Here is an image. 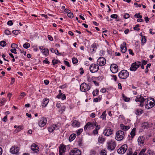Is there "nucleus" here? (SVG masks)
<instances>
[{"label":"nucleus","instance_id":"f257e3e1","mask_svg":"<svg viewBox=\"0 0 155 155\" xmlns=\"http://www.w3.org/2000/svg\"><path fill=\"white\" fill-rule=\"evenodd\" d=\"M151 99L153 101V102L149 101V99L144 98L141 94L138 95L136 97L135 101L136 102H139L140 103L139 106L141 107H143L144 105V103H145V108L149 109L153 107L155 105L154 99L152 98H151Z\"/></svg>","mask_w":155,"mask_h":155},{"label":"nucleus","instance_id":"f03ea898","mask_svg":"<svg viewBox=\"0 0 155 155\" xmlns=\"http://www.w3.org/2000/svg\"><path fill=\"white\" fill-rule=\"evenodd\" d=\"M116 144L115 141L110 140H109L107 143V149L110 151L114 150L116 147Z\"/></svg>","mask_w":155,"mask_h":155},{"label":"nucleus","instance_id":"7ed1b4c3","mask_svg":"<svg viewBox=\"0 0 155 155\" xmlns=\"http://www.w3.org/2000/svg\"><path fill=\"white\" fill-rule=\"evenodd\" d=\"M116 139L118 141H121L125 136L124 132L122 130H118L116 133Z\"/></svg>","mask_w":155,"mask_h":155},{"label":"nucleus","instance_id":"20e7f679","mask_svg":"<svg viewBox=\"0 0 155 155\" xmlns=\"http://www.w3.org/2000/svg\"><path fill=\"white\" fill-rule=\"evenodd\" d=\"M129 74V73L127 71L123 70L119 73L118 76L120 78L125 79L128 77Z\"/></svg>","mask_w":155,"mask_h":155},{"label":"nucleus","instance_id":"39448f33","mask_svg":"<svg viewBox=\"0 0 155 155\" xmlns=\"http://www.w3.org/2000/svg\"><path fill=\"white\" fill-rule=\"evenodd\" d=\"M91 86L85 83H83L81 84L80 86V89L81 91L86 92L89 91L91 88Z\"/></svg>","mask_w":155,"mask_h":155},{"label":"nucleus","instance_id":"423d86ee","mask_svg":"<svg viewBox=\"0 0 155 155\" xmlns=\"http://www.w3.org/2000/svg\"><path fill=\"white\" fill-rule=\"evenodd\" d=\"M141 65V62L140 61H137L133 63L130 69L132 71H135Z\"/></svg>","mask_w":155,"mask_h":155},{"label":"nucleus","instance_id":"0eeeda50","mask_svg":"<svg viewBox=\"0 0 155 155\" xmlns=\"http://www.w3.org/2000/svg\"><path fill=\"white\" fill-rule=\"evenodd\" d=\"M99 67L97 64H91L89 67L90 71L92 73L97 72L99 70Z\"/></svg>","mask_w":155,"mask_h":155},{"label":"nucleus","instance_id":"6e6552de","mask_svg":"<svg viewBox=\"0 0 155 155\" xmlns=\"http://www.w3.org/2000/svg\"><path fill=\"white\" fill-rule=\"evenodd\" d=\"M97 124L96 122H89L86 124L84 127V130H87L88 129H90L91 127H94Z\"/></svg>","mask_w":155,"mask_h":155},{"label":"nucleus","instance_id":"1a4fd4ad","mask_svg":"<svg viewBox=\"0 0 155 155\" xmlns=\"http://www.w3.org/2000/svg\"><path fill=\"white\" fill-rule=\"evenodd\" d=\"M127 149V146L126 144L122 145L117 151L118 153L120 154H123L126 152Z\"/></svg>","mask_w":155,"mask_h":155},{"label":"nucleus","instance_id":"9d476101","mask_svg":"<svg viewBox=\"0 0 155 155\" xmlns=\"http://www.w3.org/2000/svg\"><path fill=\"white\" fill-rule=\"evenodd\" d=\"M106 63L105 59L103 57H100L98 59L97 62V64L100 66H103Z\"/></svg>","mask_w":155,"mask_h":155},{"label":"nucleus","instance_id":"9b49d317","mask_svg":"<svg viewBox=\"0 0 155 155\" xmlns=\"http://www.w3.org/2000/svg\"><path fill=\"white\" fill-rule=\"evenodd\" d=\"M67 146L63 144H61L59 147V152L60 155H63L66 150Z\"/></svg>","mask_w":155,"mask_h":155},{"label":"nucleus","instance_id":"f8f14e48","mask_svg":"<svg viewBox=\"0 0 155 155\" xmlns=\"http://www.w3.org/2000/svg\"><path fill=\"white\" fill-rule=\"evenodd\" d=\"M81 151L76 148L73 149L69 153L70 155H81Z\"/></svg>","mask_w":155,"mask_h":155},{"label":"nucleus","instance_id":"ddd939ff","mask_svg":"<svg viewBox=\"0 0 155 155\" xmlns=\"http://www.w3.org/2000/svg\"><path fill=\"white\" fill-rule=\"evenodd\" d=\"M19 148L18 147L14 146L12 147L10 149V152L12 153L18 155L19 153Z\"/></svg>","mask_w":155,"mask_h":155},{"label":"nucleus","instance_id":"4468645a","mask_svg":"<svg viewBox=\"0 0 155 155\" xmlns=\"http://www.w3.org/2000/svg\"><path fill=\"white\" fill-rule=\"evenodd\" d=\"M47 123L46 119L44 117H42L38 122L39 126L41 127H44Z\"/></svg>","mask_w":155,"mask_h":155},{"label":"nucleus","instance_id":"2eb2a0df","mask_svg":"<svg viewBox=\"0 0 155 155\" xmlns=\"http://www.w3.org/2000/svg\"><path fill=\"white\" fill-rule=\"evenodd\" d=\"M110 70L112 73H115L118 71V67L116 64H112L110 65Z\"/></svg>","mask_w":155,"mask_h":155},{"label":"nucleus","instance_id":"dca6fc26","mask_svg":"<svg viewBox=\"0 0 155 155\" xmlns=\"http://www.w3.org/2000/svg\"><path fill=\"white\" fill-rule=\"evenodd\" d=\"M113 131L110 128H107L104 130L103 132V134L107 136H108L113 134Z\"/></svg>","mask_w":155,"mask_h":155},{"label":"nucleus","instance_id":"f3484780","mask_svg":"<svg viewBox=\"0 0 155 155\" xmlns=\"http://www.w3.org/2000/svg\"><path fill=\"white\" fill-rule=\"evenodd\" d=\"M31 149L35 153H37L39 150V148L35 143H33L31 146Z\"/></svg>","mask_w":155,"mask_h":155},{"label":"nucleus","instance_id":"a211bd4d","mask_svg":"<svg viewBox=\"0 0 155 155\" xmlns=\"http://www.w3.org/2000/svg\"><path fill=\"white\" fill-rule=\"evenodd\" d=\"M121 51L123 53H125L127 50L126 43L124 42L120 46Z\"/></svg>","mask_w":155,"mask_h":155},{"label":"nucleus","instance_id":"6ab92c4d","mask_svg":"<svg viewBox=\"0 0 155 155\" xmlns=\"http://www.w3.org/2000/svg\"><path fill=\"white\" fill-rule=\"evenodd\" d=\"M72 126L74 127H79L80 125V123L76 120H74L71 121Z\"/></svg>","mask_w":155,"mask_h":155},{"label":"nucleus","instance_id":"aec40b11","mask_svg":"<svg viewBox=\"0 0 155 155\" xmlns=\"http://www.w3.org/2000/svg\"><path fill=\"white\" fill-rule=\"evenodd\" d=\"M144 139L145 138L143 137H139L137 140L139 145L140 146L142 145L144 143Z\"/></svg>","mask_w":155,"mask_h":155},{"label":"nucleus","instance_id":"412c9836","mask_svg":"<svg viewBox=\"0 0 155 155\" xmlns=\"http://www.w3.org/2000/svg\"><path fill=\"white\" fill-rule=\"evenodd\" d=\"M96 127L95 129L92 132L93 134L95 135L96 134H97L98 133V130L100 128V125H98L97 124V126H95Z\"/></svg>","mask_w":155,"mask_h":155},{"label":"nucleus","instance_id":"4be33fe9","mask_svg":"<svg viewBox=\"0 0 155 155\" xmlns=\"http://www.w3.org/2000/svg\"><path fill=\"white\" fill-rule=\"evenodd\" d=\"M120 126L121 129L124 131H126L129 129L130 128V127L128 126H125L123 124H120Z\"/></svg>","mask_w":155,"mask_h":155},{"label":"nucleus","instance_id":"5701e85b","mask_svg":"<svg viewBox=\"0 0 155 155\" xmlns=\"http://www.w3.org/2000/svg\"><path fill=\"white\" fill-rule=\"evenodd\" d=\"M49 102V99L48 98H46L43 99L42 103V106L44 107H45L48 104Z\"/></svg>","mask_w":155,"mask_h":155},{"label":"nucleus","instance_id":"b1692460","mask_svg":"<svg viewBox=\"0 0 155 155\" xmlns=\"http://www.w3.org/2000/svg\"><path fill=\"white\" fill-rule=\"evenodd\" d=\"M105 138L101 136H99L98 139V142L100 143H103L105 141Z\"/></svg>","mask_w":155,"mask_h":155},{"label":"nucleus","instance_id":"393cba45","mask_svg":"<svg viewBox=\"0 0 155 155\" xmlns=\"http://www.w3.org/2000/svg\"><path fill=\"white\" fill-rule=\"evenodd\" d=\"M41 52L45 56H47L49 54V50L48 49H44L41 51Z\"/></svg>","mask_w":155,"mask_h":155},{"label":"nucleus","instance_id":"a878e982","mask_svg":"<svg viewBox=\"0 0 155 155\" xmlns=\"http://www.w3.org/2000/svg\"><path fill=\"white\" fill-rule=\"evenodd\" d=\"M135 131L136 128H134L130 133V134L132 138H133L135 135Z\"/></svg>","mask_w":155,"mask_h":155},{"label":"nucleus","instance_id":"bb28decb","mask_svg":"<svg viewBox=\"0 0 155 155\" xmlns=\"http://www.w3.org/2000/svg\"><path fill=\"white\" fill-rule=\"evenodd\" d=\"M143 113V110L141 109H137L135 113L137 115H140Z\"/></svg>","mask_w":155,"mask_h":155},{"label":"nucleus","instance_id":"cd10ccee","mask_svg":"<svg viewBox=\"0 0 155 155\" xmlns=\"http://www.w3.org/2000/svg\"><path fill=\"white\" fill-rule=\"evenodd\" d=\"M76 135L75 134H72L69 137V140L71 141L73 140L76 137Z\"/></svg>","mask_w":155,"mask_h":155},{"label":"nucleus","instance_id":"c85d7f7f","mask_svg":"<svg viewBox=\"0 0 155 155\" xmlns=\"http://www.w3.org/2000/svg\"><path fill=\"white\" fill-rule=\"evenodd\" d=\"M57 97L58 98H61L62 100H63L66 99V96L64 94H59L57 95Z\"/></svg>","mask_w":155,"mask_h":155},{"label":"nucleus","instance_id":"c756f323","mask_svg":"<svg viewBox=\"0 0 155 155\" xmlns=\"http://www.w3.org/2000/svg\"><path fill=\"white\" fill-rule=\"evenodd\" d=\"M123 99L125 102H128L130 101V98L127 97L124 94H122Z\"/></svg>","mask_w":155,"mask_h":155},{"label":"nucleus","instance_id":"7c9ffc66","mask_svg":"<svg viewBox=\"0 0 155 155\" xmlns=\"http://www.w3.org/2000/svg\"><path fill=\"white\" fill-rule=\"evenodd\" d=\"M99 90L97 89H96L94 90L92 92V94L94 96H96L98 95Z\"/></svg>","mask_w":155,"mask_h":155},{"label":"nucleus","instance_id":"2f4dec72","mask_svg":"<svg viewBox=\"0 0 155 155\" xmlns=\"http://www.w3.org/2000/svg\"><path fill=\"white\" fill-rule=\"evenodd\" d=\"M53 127H54V129L55 130H57L59 129L60 128V124H53L52 125Z\"/></svg>","mask_w":155,"mask_h":155},{"label":"nucleus","instance_id":"473e14b6","mask_svg":"<svg viewBox=\"0 0 155 155\" xmlns=\"http://www.w3.org/2000/svg\"><path fill=\"white\" fill-rule=\"evenodd\" d=\"M106 111L103 112L102 115L100 116V118L102 120H105L106 118Z\"/></svg>","mask_w":155,"mask_h":155},{"label":"nucleus","instance_id":"72a5a7b5","mask_svg":"<svg viewBox=\"0 0 155 155\" xmlns=\"http://www.w3.org/2000/svg\"><path fill=\"white\" fill-rule=\"evenodd\" d=\"M6 101V99L4 98L0 100V106H2L4 105Z\"/></svg>","mask_w":155,"mask_h":155},{"label":"nucleus","instance_id":"f704fd0d","mask_svg":"<svg viewBox=\"0 0 155 155\" xmlns=\"http://www.w3.org/2000/svg\"><path fill=\"white\" fill-rule=\"evenodd\" d=\"M23 47L26 49H27L30 47V44L28 42H26L23 45Z\"/></svg>","mask_w":155,"mask_h":155},{"label":"nucleus","instance_id":"c9c22d12","mask_svg":"<svg viewBox=\"0 0 155 155\" xmlns=\"http://www.w3.org/2000/svg\"><path fill=\"white\" fill-rule=\"evenodd\" d=\"M143 127L144 128H147L150 127L149 124L147 122H145L144 123Z\"/></svg>","mask_w":155,"mask_h":155},{"label":"nucleus","instance_id":"e433bc0d","mask_svg":"<svg viewBox=\"0 0 155 155\" xmlns=\"http://www.w3.org/2000/svg\"><path fill=\"white\" fill-rule=\"evenodd\" d=\"M22 127L21 126H18L17 127V128L15 130L14 132L15 133H17L20 131Z\"/></svg>","mask_w":155,"mask_h":155},{"label":"nucleus","instance_id":"4c0bfd02","mask_svg":"<svg viewBox=\"0 0 155 155\" xmlns=\"http://www.w3.org/2000/svg\"><path fill=\"white\" fill-rule=\"evenodd\" d=\"M54 127H53L52 125L51 126L48 127V131L50 132H52L54 130H55Z\"/></svg>","mask_w":155,"mask_h":155},{"label":"nucleus","instance_id":"58836bf2","mask_svg":"<svg viewBox=\"0 0 155 155\" xmlns=\"http://www.w3.org/2000/svg\"><path fill=\"white\" fill-rule=\"evenodd\" d=\"M6 45V42L4 41H1L0 42V45L2 47H4Z\"/></svg>","mask_w":155,"mask_h":155},{"label":"nucleus","instance_id":"ea45409f","mask_svg":"<svg viewBox=\"0 0 155 155\" xmlns=\"http://www.w3.org/2000/svg\"><path fill=\"white\" fill-rule=\"evenodd\" d=\"M20 32V31L19 30H16L13 31L12 33L15 35H17Z\"/></svg>","mask_w":155,"mask_h":155},{"label":"nucleus","instance_id":"a19ab883","mask_svg":"<svg viewBox=\"0 0 155 155\" xmlns=\"http://www.w3.org/2000/svg\"><path fill=\"white\" fill-rule=\"evenodd\" d=\"M133 152L129 150V152L127 153V155H137V153L136 152H135L134 153L132 154Z\"/></svg>","mask_w":155,"mask_h":155},{"label":"nucleus","instance_id":"79ce46f5","mask_svg":"<svg viewBox=\"0 0 155 155\" xmlns=\"http://www.w3.org/2000/svg\"><path fill=\"white\" fill-rule=\"evenodd\" d=\"M146 42V37L145 36H142L141 38V42L142 43L144 44Z\"/></svg>","mask_w":155,"mask_h":155},{"label":"nucleus","instance_id":"37998d69","mask_svg":"<svg viewBox=\"0 0 155 155\" xmlns=\"http://www.w3.org/2000/svg\"><path fill=\"white\" fill-rule=\"evenodd\" d=\"M146 150V149L145 148L142 149L139 153V155H144Z\"/></svg>","mask_w":155,"mask_h":155},{"label":"nucleus","instance_id":"c03bdc74","mask_svg":"<svg viewBox=\"0 0 155 155\" xmlns=\"http://www.w3.org/2000/svg\"><path fill=\"white\" fill-rule=\"evenodd\" d=\"M96 152L95 150H92L90 152V155H96Z\"/></svg>","mask_w":155,"mask_h":155},{"label":"nucleus","instance_id":"a18cd8bd","mask_svg":"<svg viewBox=\"0 0 155 155\" xmlns=\"http://www.w3.org/2000/svg\"><path fill=\"white\" fill-rule=\"evenodd\" d=\"M58 62H60V61L54 59L52 61V63L54 65L58 64Z\"/></svg>","mask_w":155,"mask_h":155},{"label":"nucleus","instance_id":"49530a36","mask_svg":"<svg viewBox=\"0 0 155 155\" xmlns=\"http://www.w3.org/2000/svg\"><path fill=\"white\" fill-rule=\"evenodd\" d=\"M72 61L73 64H75L78 63V61L76 58H72Z\"/></svg>","mask_w":155,"mask_h":155},{"label":"nucleus","instance_id":"de8ad7c7","mask_svg":"<svg viewBox=\"0 0 155 155\" xmlns=\"http://www.w3.org/2000/svg\"><path fill=\"white\" fill-rule=\"evenodd\" d=\"M140 13H139L138 14H136L134 15V17H136V18H141L142 17V16L141 15H140Z\"/></svg>","mask_w":155,"mask_h":155},{"label":"nucleus","instance_id":"09e8293b","mask_svg":"<svg viewBox=\"0 0 155 155\" xmlns=\"http://www.w3.org/2000/svg\"><path fill=\"white\" fill-rule=\"evenodd\" d=\"M18 46V45L16 44L13 43L11 45V47L13 49L16 48Z\"/></svg>","mask_w":155,"mask_h":155},{"label":"nucleus","instance_id":"8fccbe9b","mask_svg":"<svg viewBox=\"0 0 155 155\" xmlns=\"http://www.w3.org/2000/svg\"><path fill=\"white\" fill-rule=\"evenodd\" d=\"M83 131V129H80L77 131V134L78 135H80Z\"/></svg>","mask_w":155,"mask_h":155},{"label":"nucleus","instance_id":"3c124183","mask_svg":"<svg viewBox=\"0 0 155 155\" xmlns=\"http://www.w3.org/2000/svg\"><path fill=\"white\" fill-rule=\"evenodd\" d=\"M68 16L70 18H72L73 17V14L70 12H68V14H67Z\"/></svg>","mask_w":155,"mask_h":155},{"label":"nucleus","instance_id":"603ef678","mask_svg":"<svg viewBox=\"0 0 155 155\" xmlns=\"http://www.w3.org/2000/svg\"><path fill=\"white\" fill-rule=\"evenodd\" d=\"M101 155H106V151L105 150H102L100 153Z\"/></svg>","mask_w":155,"mask_h":155},{"label":"nucleus","instance_id":"864d4df0","mask_svg":"<svg viewBox=\"0 0 155 155\" xmlns=\"http://www.w3.org/2000/svg\"><path fill=\"white\" fill-rule=\"evenodd\" d=\"M96 45H93L91 46V50L92 51H94V49L95 48H96Z\"/></svg>","mask_w":155,"mask_h":155},{"label":"nucleus","instance_id":"5fc2aeb1","mask_svg":"<svg viewBox=\"0 0 155 155\" xmlns=\"http://www.w3.org/2000/svg\"><path fill=\"white\" fill-rule=\"evenodd\" d=\"M118 16L117 14L112 15L110 16V17L112 18H117Z\"/></svg>","mask_w":155,"mask_h":155},{"label":"nucleus","instance_id":"6e6d98bb","mask_svg":"<svg viewBox=\"0 0 155 155\" xmlns=\"http://www.w3.org/2000/svg\"><path fill=\"white\" fill-rule=\"evenodd\" d=\"M139 26V25H137L135 27H134L133 28L134 29V30H137V31H138L140 30V29L139 28H137Z\"/></svg>","mask_w":155,"mask_h":155},{"label":"nucleus","instance_id":"4d7b16f0","mask_svg":"<svg viewBox=\"0 0 155 155\" xmlns=\"http://www.w3.org/2000/svg\"><path fill=\"white\" fill-rule=\"evenodd\" d=\"M10 51L11 52L15 54H16L17 52L16 51V50L15 49H12L10 50Z\"/></svg>","mask_w":155,"mask_h":155},{"label":"nucleus","instance_id":"13d9d810","mask_svg":"<svg viewBox=\"0 0 155 155\" xmlns=\"http://www.w3.org/2000/svg\"><path fill=\"white\" fill-rule=\"evenodd\" d=\"M64 63L65 65H67L68 66H70L69 63L68 61L65 60L64 61Z\"/></svg>","mask_w":155,"mask_h":155},{"label":"nucleus","instance_id":"bf43d9fd","mask_svg":"<svg viewBox=\"0 0 155 155\" xmlns=\"http://www.w3.org/2000/svg\"><path fill=\"white\" fill-rule=\"evenodd\" d=\"M26 95V94L24 92H21L20 95L22 98L24 97Z\"/></svg>","mask_w":155,"mask_h":155},{"label":"nucleus","instance_id":"052dcab7","mask_svg":"<svg viewBox=\"0 0 155 155\" xmlns=\"http://www.w3.org/2000/svg\"><path fill=\"white\" fill-rule=\"evenodd\" d=\"M7 24L9 26H11L13 25V23L11 20H10L8 21Z\"/></svg>","mask_w":155,"mask_h":155},{"label":"nucleus","instance_id":"680f3d73","mask_svg":"<svg viewBox=\"0 0 155 155\" xmlns=\"http://www.w3.org/2000/svg\"><path fill=\"white\" fill-rule=\"evenodd\" d=\"M130 17V15L128 14H125L124 15V18L125 19H127L128 18Z\"/></svg>","mask_w":155,"mask_h":155},{"label":"nucleus","instance_id":"e2e57ef3","mask_svg":"<svg viewBox=\"0 0 155 155\" xmlns=\"http://www.w3.org/2000/svg\"><path fill=\"white\" fill-rule=\"evenodd\" d=\"M5 34L7 35H8L10 34V31L8 30H5Z\"/></svg>","mask_w":155,"mask_h":155},{"label":"nucleus","instance_id":"0e129e2a","mask_svg":"<svg viewBox=\"0 0 155 155\" xmlns=\"http://www.w3.org/2000/svg\"><path fill=\"white\" fill-rule=\"evenodd\" d=\"M147 61H145L144 60H143L142 61V64L143 65H145L147 64Z\"/></svg>","mask_w":155,"mask_h":155},{"label":"nucleus","instance_id":"69168bd1","mask_svg":"<svg viewBox=\"0 0 155 155\" xmlns=\"http://www.w3.org/2000/svg\"><path fill=\"white\" fill-rule=\"evenodd\" d=\"M43 62L47 64H49L50 63L49 61L48 60V59L47 58H46L45 60L43 61Z\"/></svg>","mask_w":155,"mask_h":155},{"label":"nucleus","instance_id":"338daca9","mask_svg":"<svg viewBox=\"0 0 155 155\" xmlns=\"http://www.w3.org/2000/svg\"><path fill=\"white\" fill-rule=\"evenodd\" d=\"M2 120L3 121H4L5 122H6L7 120V115L5 116L4 118Z\"/></svg>","mask_w":155,"mask_h":155},{"label":"nucleus","instance_id":"774afa93","mask_svg":"<svg viewBox=\"0 0 155 155\" xmlns=\"http://www.w3.org/2000/svg\"><path fill=\"white\" fill-rule=\"evenodd\" d=\"M48 39L51 41H52L53 40V38L52 37V36L51 35H48Z\"/></svg>","mask_w":155,"mask_h":155}]
</instances>
